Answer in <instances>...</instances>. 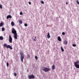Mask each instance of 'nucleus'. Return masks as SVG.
Returning a JSON list of instances; mask_svg holds the SVG:
<instances>
[{"mask_svg": "<svg viewBox=\"0 0 79 79\" xmlns=\"http://www.w3.org/2000/svg\"><path fill=\"white\" fill-rule=\"evenodd\" d=\"M77 4H78V5H79V2L78 1V0H77Z\"/></svg>", "mask_w": 79, "mask_h": 79, "instance_id": "nucleus-25", "label": "nucleus"}, {"mask_svg": "<svg viewBox=\"0 0 79 79\" xmlns=\"http://www.w3.org/2000/svg\"><path fill=\"white\" fill-rule=\"evenodd\" d=\"M66 5H68V2H66Z\"/></svg>", "mask_w": 79, "mask_h": 79, "instance_id": "nucleus-31", "label": "nucleus"}, {"mask_svg": "<svg viewBox=\"0 0 79 79\" xmlns=\"http://www.w3.org/2000/svg\"><path fill=\"white\" fill-rule=\"evenodd\" d=\"M58 40L59 41H61V38H60V37L58 36Z\"/></svg>", "mask_w": 79, "mask_h": 79, "instance_id": "nucleus-11", "label": "nucleus"}, {"mask_svg": "<svg viewBox=\"0 0 79 79\" xmlns=\"http://www.w3.org/2000/svg\"><path fill=\"white\" fill-rule=\"evenodd\" d=\"M35 58L36 59V60H37L38 58L37 57V56H35Z\"/></svg>", "mask_w": 79, "mask_h": 79, "instance_id": "nucleus-21", "label": "nucleus"}, {"mask_svg": "<svg viewBox=\"0 0 79 79\" xmlns=\"http://www.w3.org/2000/svg\"><path fill=\"white\" fill-rule=\"evenodd\" d=\"M9 42H10V43H12V38L11 37L10 35H9Z\"/></svg>", "mask_w": 79, "mask_h": 79, "instance_id": "nucleus-7", "label": "nucleus"}, {"mask_svg": "<svg viewBox=\"0 0 79 79\" xmlns=\"http://www.w3.org/2000/svg\"><path fill=\"white\" fill-rule=\"evenodd\" d=\"M42 70L45 72H48V71H49L50 69L48 68H47V67H44V68H43Z\"/></svg>", "mask_w": 79, "mask_h": 79, "instance_id": "nucleus-4", "label": "nucleus"}, {"mask_svg": "<svg viewBox=\"0 0 79 79\" xmlns=\"http://www.w3.org/2000/svg\"><path fill=\"white\" fill-rule=\"evenodd\" d=\"M14 75L15 76H17V74H16V73H14Z\"/></svg>", "mask_w": 79, "mask_h": 79, "instance_id": "nucleus-26", "label": "nucleus"}, {"mask_svg": "<svg viewBox=\"0 0 79 79\" xmlns=\"http://www.w3.org/2000/svg\"><path fill=\"white\" fill-rule=\"evenodd\" d=\"M2 31H5V28H2Z\"/></svg>", "mask_w": 79, "mask_h": 79, "instance_id": "nucleus-24", "label": "nucleus"}, {"mask_svg": "<svg viewBox=\"0 0 79 79\" xmlns=\"http://www.w3.org/2000/svg\"><path fill=\"white\" fill-rule=\"evenodd\" d=\"M72 46L73 47H76V44H73Z\"/></svg>", "mask_w": 79, "mask_h": 79, "instance_id": "nucleus-18", "label": "nucleus"}, {"mask_svg": "<svg viewBox=\"0 0 79 79\" xmlns=\"http://www.w3.org/2000/svg\"><path fill=\"white\" fill-rule=\"evenodd\" d=\"M28 3L29 4V5L31 4V2H29Z\"/></svg>", "mask_w": 79, "mask_h": 79, "instance_id": "nucleus-29", "label": "nucleus"}, {"mask_svg": "<svg viewBox=\"0 0 79 79\" xmlns=\"http://www.w3.org/2000/svg\"><path fill=\"white\" fill-rule=\"evenodd\" d=\"M6 65H7V67H8V66L9 65V64L8 62H7L6 63Z\"/></svg>", "mask_w": 79, "mask_h": 79, "instance_id": "nucleus-23", "label": "nucleus"}, {"mask_svg": "<svg viewBox=\"0 0 79 79\" xmlns=\"http://www.w3.org/2000/svg\"><path fill=\"white\" fill-rule=\"evenodd\" d=\"M24 54L23 53L21 54L20 58H21V60L22 62H23V59H24Z\"/></svg>", "mask_w": 79, "mask_h": 79, "instance_id": "nucleus-5", "label": "nucleus"}, {"mask_svg": "<svg viewBox=\"0 0 79 79\" xmlns=\"http://www.w3.org/2000/svg\"><path fill=\"white\" fill-rule=\"evenodd\" d=\"M33 40L34 41H36V40L35 39H34Z\"/></svg>", "mask_w": 79, "mask_h": 79, "instance_id": "nucleus-30", "label": "nucleus"}, {"mask_svg": "<svg viewBox=\"0 0 79 79\" xmlns=\"http://www.w3.org/2000/svg\"><path fill=\"white\" fill-rule=\"evenodd\" d=\"M12 18V17H11V16L10 15H8L6 17L7 19H9V18Z\"/></svg>", "mask_w": 79, "mask_h": 79, "instance_id": "nucleus-9", "label": "nucleus"}, {"mask_svg": "<svg viewBox=\"0 0 79 79\" xmlns=\"http://www.w3.org/2000/svg\"><path fill=\"white\" fill-rule=\"evenodd\" d=\"M11 32L12 34H14V39H17L18 38V35L17 34V33L16 30L14 28H13L11 30Z\"/></svg>", "mask_w": 79, "mask_h": 79, "instance_id": "nucleus-1", "label": "nucleus"}, {"mask_svg": "<svg viewBox=\"0 0 79 79\" xmlns=\"http://www.w3.org/2000/svg\"><path fill=\"white\" fill-rule=\"evenodd\" d=\"M61 49L62 52H64V49H63V47H61Z\"/></svg>", "mask_w": 79, "mask_h": 79, "instance_id": "nucleus-14", "label": "nucleus"}, {"mask_svg": "<svg viewBox=\"0 0 79 79\" xmlns=\"http://www.w3.org/2000/svg\"><path fill=\"white\" fill-rule=\"evenodd\" d=\"M20 15H23V12H20Z\"/></svg>", "mask_w": 79, "mask_h": 79, "instance_id": "nucleus-27", "label": "nucleus"}, {"mask_svg": "<svg viewBox=\"0 0 79 79\" xmlns=\"http://www.w3.org/2000/svg\"><path fill=\"white\" fill-rule=\"evenodd\" d=\"M28 77L29 79H32H32H34V78H35V77H34V76L33 75H28Z\"/></svg>", "mask_w": 79, "mask_h": 79, "instance_id": "nucleus-6", "label": "nucleus"}, {"mask_svg": "<svg viewBox=\"0 0 79 79\" xmlns=\"http://www.w3.org/2000/svg\"><path fill=\"white\" fill-rule=\"evenodd\" d=\"M19 24H21L23 23V21H22L21 20H20L19 21Z\"/></svg>", "mask_w": 79, "mask_h": 79, "instance_id": "nucleus-15", "label": "nucleus"}, {"mask_svg": "<svg viewBox=\"0 0 79 79\" xmlns=\"http://www.w3.org/2000/svg\"><path fill=\"white\" fill-rule=\"evenodd\" d=\"M68 44V41L66 40H65L64 41V44H65V45H67Z\"/></svg>", "mask_w": 79, "mask_h": 79, "instance_id": "nucleus-10", "label": "nucleus"}, {"mask_svg": "<svg viewBox=\"0 0 79 79\" xmlns=\"http://www.w3.org/2000/svg\"><path fill=\"white\" fill-rule=\"evenodd\" d=\"M4 46L5 47H6V48H10V50H12V49H13V48H12V47L10 46V45H7V44H4Z\"/></svg>", "mask_w": 79, "mask_h": 79, "instance_id": "nucleus-3", "label": "nucleus"}, {"mask_svg": "<svg viewBox=\"0 0 79 79\" xmlns=\"http://www.w3.org/2000/svg\"><path fill=\"white\" fill-rule=\"evenodd\" d=\"M62 35H65V33H64V32H63L62 33Z\"/></svg>", "mask_w": 79, "mask_h": 79, "instance_id": "nucleus-28", "label": "nucleus"}, {"mask_svg": "<svg viewBox=\"0 0 79 79\" xmlns=\"http://www.w3.org/2000/svg\"><path fill=\"white\" fill-rule=\"evenodd\" d=\"M35 39H36V36H35Z\"/></svg>", "mask_w": 79, "mask_h": 79, "instance_id": "nucleus-32", "label": "nucleus"}, {"mask_svg": "<svg viewBox=\"0 0 79 79\" xmlns=\"http://www.w3.org/2000/svg\"><path fill=\"white\" fill-rule=\"evenodd\" d=\"M24 26L25 27H27V23H25L24 24Z\"/></svg>", "mask_w": 79, "mask_h": 79, "instance_id": "nucleus-20", "label": "nucleus"}, {"mask_svg": "<svg viewBox=\"0 0 79 79\" xmlns=\"http://www.w3.org/2000/svg\"><path fill=\"white\" fill-rule=\"evenodd\" d=\"M3 38L2 36H0V40H3Z\"/></svg>", "mask_w": 79, "mask_h": 79, "instance_id": "nucleus-16", "label": "nucleus"}, {"mask_svg": "<svg viewBox=\"0 0 79 79\" xmlns=\"http://www.w3.org/2000/svg\"><path fill=\"white\" fill-rule=\"evenodd\" d=\"M41 3H42V4H44V1H41Z\"/></svg>", "mask_w": 79, "mask_h": 79, "instance_id": "nucleus-19", "label": "nucleus"}, {"mask_svg": "<svg viewBox=\"0 0 79 79\" xmlns=\"http://www.w3.org/2000/svg\"><path fill=\"white\" fill-rule=\"evenodd\" d=\"M79 64V61H76V62H74V66L77 68H79V64Z\"/></svg>", "mask_w": 79, "mask_h": 79, "instance_id": "nucleus-2", "label": "nucleus"}, {"mask_svg": "<svg viewBox=\"0 0 79 79\" xmlns=\"http://www.w3.org/2000/svg\"><path fill=\"white\" fill-rule=\"evenodd\" d=\"M55 69V65H53L52 66V69Z\"/></svg>", "mask_w": 79, "mask_h": 79, "instance_id": "nucleus-13", "label": "nucleus"}, {"mask_svg": "<svg viewBox=\"0 0 79 79\" xmlns=\"http://www.w3.org/2000/svg\"><path fill=\"white\" fill-rule=\"evenodd\" d=\"M3 26V23H0V27H2Z\"/></svg>", "mask_w": 79, "mask_h": 79, "instance_id": "nucleus-17", "label": "nucleus"}, {"mask_svg": "<svg viewBox=\"0 0 79 79\" xmlns=\"http://www.w3.org/2000/svg\"><path fill=\"white\" fill-rule=\"evenodd\" d=\"M47 36L48 39H50V33H48L47 35Z\"/></svg>", "mask_w": 79, "mask_h": 79, "instance_id": "nucleus-8", "label": "nucleus"}, {"mask_svg": "<svg viewBox=\"0 0 79 79\" xmlns=\"http://www.w3.org/2000/svg\"><path fill=\"white\" fill-rule=\"evenodd\" d=\"M11 25L12 26H15V23H14V22H11Z\"/></svg>", "mask_w": 79, "mask_h": 79, "instance_id": "nucleus-12", "label": "nucleus"}, {"mask_svg": "<svg viewBox=\"0 0 79 79\" xmlns=\"http://www.w3.org/2000/svg\"><path fill=\"white\" fill-rule=\"evenodd\" d=\"M0 8L1 9L2 8V4H0Z\"/></svg>", "mask_w": 79, "mask_h": 79, "instance_id": "nucleus-22", "label": "nucleus"}]
</instances>
